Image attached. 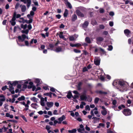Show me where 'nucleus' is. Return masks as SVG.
Wrapping results in <instances>:
<instances>
[{"instance_id":"obj_1","label":"nucleus","mask_w":133,"mask_h":133,"mask_svg":"<svg viewBox=\"0 0 133 133\" xmlns=\"http://www.w3.org/2000/svg\"><path fill=\"white\" fill-rule=\"evenodd\" d=\"M113 85L116 87L120 91H123L126 87V83L124 81L114 80L112 83Z\"/></svg>"},{"instance_id":"obj_2","label":"nucleus","mask_w":133,"mask_h":133,"mask_svg":"<svg viewBox=\"0 0 133 133\" xmlns=\"http://www.w3.org/2000/svg\"><path fill=\"white\" fill-rule=\"evenodd\" d=\"M21 15L19 14L16 15V12H14L13 15L10 21V22L12 26H14L16 24L15 21L16 20V18H18L21 17Z\"/></svg>"},{"instance_id":"obj_3","label":"nucleus","mask_w":133,"mask_h":133,"mask_svg":"<svg viewBox=\"0 0 133 133\" xmlns=\"http://www.w3.org/2000/svg\"><path fill=\"white\" fill-rule=\"evenodd\" d=\"M122 112L125 116H130L131 114V110L129 108L124 109Z\"/></svg>"},{"instance_id":"obj_4","label":"nucleus","mask_w":133,"mask_h":133,"mask_svg":"<svg viewBox=\"0 0 133 133\" xmlns=\"http://www.w3.org/2000/svg\"><path fill=\"white\" fill-rule=\"evenodd\" d=\"M17 38L19 42H23L26 38L28 39V36H27L25 34H22L21 36H19Z\"/></svg>"},{"instance_id":"obj_5","label":"nucleus","mask_w":133,"mask_h":133,"mask_svg":"<svg viewBox=\"0 0 133 133\" xmlns=\"http://www.w3.org/2000/svg\"><path fill=\"white\" fill-rule=\"evenodd\" d=\"M8 84H9V88H7V89L9 90V91L11 92V94H14L15 93V91L14 90V88L13 87V85L11 84V82L9 81L8 83Z\"/></svg>"},{"instance_id":"obj_6","label":"nucleus","mask_w":133,"mask_h":133,"mask_svg":"<svg viewBox=\"0 0 133 133\" xmlns=\"http://www.w3.org/2000/svg\"><path fill=\"white\" fill-rule=\"evenodd\" d=\"M75 12L78 16H80L81 17H83L84 16V14L79 10H76L75 11Z\"/></svg>"},{"instance_id":"obj_7","label":"nucleus","mask_w":133,"mask_h":133,"mask_svg":"<svg viewBox=\"0 0 133 133\" xmlns=\"http://www.w3.org/2000/svg\"><path fill=\"white\" fill-rule=\"evenodd\" d=\"M80 99L81 101H86L87 99L85 93L84 94L80 96Z\"/></svg>"},{"instance_id":"obj_8","label":"nucleus","mask_w":133,"mask_h":133,"mask_svg":"<svg viewBox=\"0 0 133 133\" xmlns=\"http://www.w3.org/2000/svg\"><path fill=\"white\" fill-rule=\"evenodd\" d=\"M96 92L100 95H105L107 94V92H106L103 91L101 90H97Z\"/></svg>"},{"instance_id":"obj_9","label":"nucleus","mask_w":133,"mask_h":133,"mask_svg":"<svg viewBox=\"0 0 133 133\" xmlns=\"http://www.w3.org/2000/svg\"><path fill=\"white\" fill-rule=\"evenodd\" d=\"M104 40L103 37H98L96 38V40L97 43H100Z\"/></svg>"},{"instance_id":"obj_10","label":"nucleus","mask_w":133,"mask_h":133,"mask_svg":"<svg viewBox=\"0 0 133 133\" xmlns=\"http://www.w3.org/2000/svg\"><path fill=\"white\" fill-rule=\"evenodd\" d=\"M124 32L125 35L128 36L130 35L131 31L129 29H126L124 30Z\"/></svg>"},{"instance_id":"obj_11","label":"nucleus","mask_w":133,"mask_h":133,"mask_svg":"<svg viewBox=\"0 0 133 133\" xmlns=\"http://www.w3.org/2000/svg\"><path fill=\"white\" fill-rule=\"evenodd\" d=\"M85 42L89 44L91 43V41L90 38L89 37H86L85 39Z\"/></svg>"},{"instance_id":"obj_12","label":"nucleus","mask_w":133,"mask_h":133,"mask_svg":"<svg viewBox=\"0 0 133 133\" xmlns=\"http://www.w3.org/2000/svg\"><path fill=\"white\" fill-rule=\"evenodd\" d=\"M66 118L65 116L63 115L61 117L59 118L58 119V121L62 122Z\"/></svg>"},{"instance_id":"obj_13","label":"nucleus","mask_w":133,"mask_h":133,"mask_svg":"<svg viewBox=\"0 0 133 133\" xmlns=\"http://www.w3.org/2000/svg\"><path fill=\"white\" fill-rule=\"evenodd\" d=\"M72 95L71 93V92L70 91L68 94L66 95V97L67 98L69 99H70L71 97H72Z\"/></svg>"},{"instance_id":"obj_14","label":"nucleus","mask_w":133,"mask_h":133,"mask_svg":"<svg viewBox=\"0 0 133 133\" xmlns=\"http://www.w3.org/2000/svg\"><path fill=\"white\" fill-rule=\"evenodd\" d=\"M30 99L33 102L36 103L37 102V101L38 100V99L36 98L35 97L31 98Z\"/></svg>"},{"instance_id":"obj_15","label":"nucleus","mask_w":133,"mask_h":133,"mask_svg":"<svg viewBox=\"0 0 133 133\" xmlns=\"http://www.w3.org/2000/svg\"><path fill=\"white\" fill-rule=\"evenodd\" d=\"M22 6L21 7V11L22 12H24L26 10V8L25 6V5H23L22 6L21 5L20 7Z\"/></svg>"},{"instance_id":"obj_16","label":"nucleus","mask_w":133,"mask_h":133,"mask_svg":"<svg viewBox=\"0 0 133 133\" xmlns=\"http://www.w3.org/2000/svg\"><path fill=\"white\" fill-rule=\"evenodd\" d=\"M72 20L73 21H74L76 20L77 18V17L76 15L75 14H74L72 16Z\"/></svg>"},{"instance_id":"obj_17","label":"nucleus","mask_w":133,"mask_h":133,"mask_svg":"<svg viewBox=\"0 0 133 133\" xmlns=\"http://www.w3.org/2000/svg\"><path fill=\"white\" fill-rule=\"evenodd\" d=\"M94 63L96 65H98L100 63V61L98 59H96L94 61Z\"/></svg>"},{"instance_id":"obj_18","label":"nucleus","mask_w":133,"mask_h":133,"mask_svg":"<svg viewBox=\"0 0 133 133\" xmlns=\"http://www.w3.org/2000/svg\"><path fill=\"white\" fill-rule=\"evenodd\" d=\"M68 14V10L66 9L63 14L64 17H67Z\"/></svg>"},{"instance_id":"obj_19","label":"nucleus","mask_w":133,"mask_h":133,"mask_svg":"<svg viewBox=\"0 0 133 133\" xmlns=\"http://www.w3.org/2000/svg\"><path fill=\"white\" fill-rule=\"evenodd\" d=\"M25 98L24 96H22L18 98L17 100L19 101H24L25 99Z\"/></svg>"},{"instance_id":"obj_20","label":"nucleus","mask_w":133,"mask_h":133,"mask_svg":"<svg viewBox=\"0 0 133 133\" xmlns=\"http://www.w3.org/2000/svg\"><path fill=\"white\" fill-rule=\"evenodd\" d=\"M68 132L70 133H74L77 131V130L76 129H73L71 130H69L68 131Z\"/></svg>"},{"instance_id":"obj_21","label":"nucleus","mask_w":133,"mask_h":133,"mask_svg":"<svg viewBox=\"0 0 133 133\" xmlns=\"http://www.w3.org/2000/svg\"><path fill=\"white\" fill-rule=\"evenodd\" d=\"M55 51L57 52H59L62 51V48L61 47H58L56 48Z\"/></svg>"},{"instance_id":"obj_22","label":"nucleus","mask_w":133,"mask_h":133,"mask_svg":"<svg viewBox=\"0 0 133 133\" xmlns=\"http://www.w3.org/2000/svg\"><path fill=\"white\" fill-rule=\"evenodd\" d=\"M26 3H27V8H29L31 3V0H26Z\"/></svg>"},{"instance_id":"obj_23","label":"nucleus","mask_w":133,"mask_h":133,"mask_svg":"<svg viewBox=\"0 0 133 133\" xmlns=\"http://www.w3.org/2000/svg\"><path fill=\"white\" fill-rule=\"evenodd\" d=\"M63 32L62 31H61L59 32V34L58 35L59 37L61 38H64V37L63 35Z\"/></svg>"},{"instance_id":"obj_24","label":"nucleus","mask_w":133,"mask_h":133,"mask_svg":"<svg viewBox=\"0 0 133 133\" xmlns=\"http://www.w3.org/2000/svg\"><path fill=\"white\" fill-rule=\"evenodd\" d=\"M101 113L104 116L107 113V112L106 109L101 111Z\"/></svg>"},{"instance_id":"obj_25","label":"nucleus","mask_w":133,"mask_h":133,"mask_svg":"<svg viewBox=\"0 0 133 133\" xmlns=\"http://www.w3.org/2000/svg\"><path fill=\"white\" fill-rule=\"evenodd\" d=\"M99 100V98L96 97L95 98L94 100V103L95 104H97Z\"/></svg>"},{"instance_id":"obj_26","label":"nucleus","mask_w":133,"mask_h":133,"mask_svg":"<svg viewBox=\"0 0 133 133\" xmlns=\"http://www.w3.org/2000/svg\"><path fill=\"white\" fill-rule=\"evenodd\" d=\"M21 28H23L24 29H25L27 27V25L26 24H25L24 25L23 24H21Z\"/></svg>"},{"instance_id":"obj_27","label":"nucleus","mask_w":133,"mask_h":133,"mask_svg":"<svg viewBox=\"0 0 133 133\" xmlns=\"http://www.w3.org/2000/svg\"><path fill=\"white\" fill-rule=\"evenodd\" d=\"M21 32L22 33L28 34L29 32V30L28 29H26L25 30H22L21 31Z\"/></svg>"},{"instance_id":"obj_28","label":"nucleus","mask_w":133,"mask_h":133,"mask_svg":"<svg viewBox=\"0 0 133 133\" xmlns=\"http://www.w3.org/2000/svg\"><path fill=\"white\" fill-rule=\"evenodd\" d=\"M45 129L47 130L48 133H50V126L46 125L45 127Z\"/></svg>"},{"instance_id":"obj_29","label":"nucleus","mask_w":133,"mask_h":133,"mask_svg":"<svg viewBox=\"0 0 133 133\" xmlns=\"http://www.w3.org/2000/svg\"><path fill=\"white\" fill-rule=\"evenodd\" d=\"M86 103L83 102H81V104H80V107L82 109L83 108V105H85Z\"/></svg>"},{"instance_id":"obj_30","label":"nucleus","mask_w":133,"mask_h":133,"mask_svg":"<svg viewBox=\"0 0 133 133\" xmlns=\"http://www.w3.org/2000/svg\"><path fill=\"white\" fill-rule=\"evenodd\" d=\"M18 84V82L17 81H15L13 82L12 83H11V84L14 86H15L17 85Z\"/></svg>"},{"instance_id":"obj_31","label":"nucleus","mask_w":133,"mask_h":133,"mask_svg":"<svg viewBox=\"0 0 133 133\" xmlns=\"http://www.w3.org/2000/svg\"><path fill=\"white\" fill-rule=\"evenodd\" d=\"M67 2V4L68 6V8H69L70 9H71L72 8V6L71 5V4L68 1H66Z\"/></svg>"},{"instance_id":"obj_32","label":"nucleus","mask_w":133,"mask_h":133,"mask_svg":"<svg viewBox=\"0 0 133 133\" xmlns=\"http://www.w3.org/2000/svg\"><path fill=\"white\" fill-rule=\"evenodd\" d=\"M112 103L114 105V106L113 107V108H114L115 107H116V106H115L116 105L117 103L116 101V100H113L112 102Z\"/></svg>"},{"instance_id":"obj_33","label":"nucleus","mask_w":133,"mask_h":133,"mask_svg":"<svg viewBox=\"0 0 133 133\" xmlns=\"http://www.w3.org/2000/svg\"><path fill=\"white\" fill-rule=\"evenodd\" d=\"M25 107H26V108L23 109V111H24V110L27 111V110H28L29 109V108H28L29 107V105L26 104V105H25Z\"/></svg>"},{"instance_id":"obj_34","label":"nucleus","mask_w":133,"mask_h":133,"mask_svg":"<svg viewBox=\"0 0 133 133\" xmlns=\"http://www.w3.org/2000/svg\"><path fill=\"white\" fill-rule=\"evenodd\" d=\"M74 52L76 53H80L81 52V51L80 50H77L76 49H74Z\"/></svg>"},{"instance_id":"obj_35","label":"nucleus","mask_w":133,"mask_h":133,"mask_svg":"<svg viewBox=\"0 0 133 133\" xmlns=\"http://www.w3.org/2000/svg\"><path fill=\"white\" fill-rule=\"evenodd\" d=\"M25 45L27 46H29V43L28 41H24Z\"/></svg>"},{"instance_id":"obj_36","label":"nucleus","mask_w":133,"mask_h":133,"mask_svg":"<svg viewBox=\"0 0 133 133\" xmlns=\"http://www.w3.org/2000/svg\"><path fill=\"white\" fill-rule=\"evenodd\" d=\"M90 108L89 106L88 105H87L85 106V110L86 111L88 110L89 111L90 110Z\"/></svg>"},{"instance_id":"obj_37","label":"nucleus","mask_w":133,"mask_h":133,"mask_svg":"<svg viewBox=\"0 0 133 133\" xmlns=\"http://www.w3.org/2000/svg\"><path fill=\"white\" fill-rule=\"evenodd\" d=\"M88 97H89L88 98L87 101L88 102H91L92 100V99L91 97H90L89 96H88Z\"/></svg>"},{"instance_id":"obj_38","label":"nucleus","mask_w":133,"mask_h":133,"mask_svg":"<svg viewBox=\"0 0 133 133\" xmlns=\"http://www.w3.org/2000/svg\"><path fill=\"white\" fill-rule=\"evenodd\" d=\"M40 81V79L39 78H36L35 79V82L37 83H39Z\"/></svg>"},{"instance_id":"obj_39","label":"nucleus","mask_w":133,"mask_h":133,"mask_svg":"<svg viewBox=\"0 0 133 133\" xmlns=\"http://www.w3.org/2000/svg\"><path fill=\"white\" fill-rule=\"evenodd\" d=\"M74 99L77 98L79 97V96L77 95H75L74 96L72 95V97Z\"/></svg>"},{"instance_id":"obj_40","label":"nucleus","mask_w":133,"mask_h":133,"mask_svg":"<svg viewBox=\"0 0 133 133\" xmlns=\"http://www.w3.org/2000/svg\"><path fill=\"white\" fill-rule=\"evenodd\" d=\"M21 116L22 118L26 122H27L28 121L27 120L24 115H22Z\"/></svg>"},{"instance_id":"obj_41","label":"nucleus","mask_w":133,"mask_h":133,"mask_svg":"<svg viewBox=\"0 0 133 133\" xmlns=\"http://www.w3.org/2000/svg\"><path fill=\"white\" fill-rule=\"evenodd\" d=\"M53 114L54 115H57L58 114V111L56 110H54L53 112Z\"/></svg>"},{"instance_id":"obj_42","label":"nucleus","mask_w":133,"mask_h":133,"mask_svg":"<svg viewBox=\"0 0 133 133\" xmlns=\"http://www.w3.org/2000/svg\"><path fill=\"white\" fill-rule=\"evenodd\" d=\"M113 49V47L111 45H110L108 46V50L109 51H111Z\"/></svg>"},{"instance_id":"obj_43","label":"nucleus","mask_w":133,"mask_h":133,"mask_svg":"<svg viewBox=\"0 0 133 133\" xmlns=\"http://www.w3.org/2000/svg\"><path fill=\"white\" fill-rule=\"evenodd\" d=\"M104 10L103 8H101L100 9L99 12L101 13H103L104 12Z\"/></svg>"},{"instance_id":"obj_44","label":"nucleus","mask_w":133,"mask_h":133,"mask_svg":"<svg viewBox=\"0 0 133 133\" xmlns=\"http://www.w3.org/2000/svg\"><path fill=\"white\" fill-rule=\"evenodd\" d=\"M89 24V22L87 21H85V22L84 24H83V25H85L86 26H87Z\"/></svg>"},{"instance_id":"obj_45","label":"nucleus","mask_w":133,"mask_h":133,"mask_svg":"<svg viewBox=\"0 0 133 133\" xmlns=\"http://www.w3.org/2000/svg\"><path fill=\"white\" fill-rule=\"evenodd\" d=\"M69 40L70 41H73L75 40V38L73 36H70L69 38Z\"/></svg>"},{"instance_id":"obj_46","label":"nucleus","mask_w":133,"mask_h":133,"mask_svg":"<svg viewBox=\"0 0 133 133\" xmlns=\"http://www.w3.org/2000/svg\"><path fill=\"white\" fill-rule=\"evenodd\" d=\"M69 112H71L70 115L71 116L74 117L75 116V114L73 112V111H69Z\"/></svg>"},{"instance_id":"obj_47","label":"nucleus","mask_w":133,"mask_h":133,"mask_svg":"<svg viewBox=\"0 0 133 133\" xmlns=\"http://www.w3.org/2000/svg\"><path fill=\"white\" fill-rule=\"evenodd\" d=\"M99 27L101 29H103L105 28V26L103 25H100Z\"/></svg>"},{"instance_id":"obj_48","label":"nucleus","mask_w":133,"mask_h":133,"mask_svg":"<svg viewBox=\"0 0 133 133\" xmlns=\"http://www.w3.org/2000/svg\"><path fill=\"white\" fill-rule=\"evenodd\" d=\"M88 70L87 68L86 67H84L83 68L82 71L83 72H85L87 71Z\"/></svg>"},{"instance_id":"obj_49","label":"nucleus","mask_w":133,"mask_h":133,"mask_svg":"<svg viewBox=\"0 0 133 133\" xmlns=\"http://www.w3.org/2000/svg\"><path fill=\"white\" fill-rule=\"evenodd\" d=\"M56 90L55 88L52 87H50V91L52 92H55V90Z\"/></svg>"},{"instance_id":"obj_50","label":"nucleus","mask_w":133,"mask_h":133,"mask_svg":"<svg viewBox=\"0 0 133 133\" xmlns=\"http://www.w3.org/2000/svg\"><path fill=\"white\" fill-rule=\"evenodd\" d=\"M52 95H53V96L54 97H57V95L55 94L54 93H53L52 92H50V98H51L52 97Z\"/></svg>"},{"instance_id":"obj_51","label":"nucleus","mask_w":133,"mask_h":133,"mask_svg":"<svg viewBox=\"0 0 133 133\" xmlns=\"http://www.w3.org/2000/svg\"><path fill=\"white\" fill-rule=\"evenodd\" d=\"M7 86L5 85L2 88V89L3 91H4L7 89Z\"/></svg>"},{"instance_id":"obj_52","label":"nucleus","mask_w":133,"mask_h":133,"mask_svg":"<svg viewBox=\"0 0 133 133\" xmlns=\"http://www.w3.org/2000/svg\"><path fill=\"white\" fill-rule=\"evenodd\" d=\"M109 15L110 16H112L114 15V12L112 11H111L109 13Z\"/></svg>"},{"instance_id":"obj_53","label":"nucleus","mask_w":133,"mask_h":133,"mask_svg":"<svg viewBox=\"0 0 133 133\" xmlns=\"http://www.w3.org/2000/svg\"><path fill=\"white\" fill-rule=\"evenodd\" d=\"M108 34V32L106 31H104L103 32V34L107 35Z\"/></svg>"},{"instance_id":"obj_54","label":"nucleus","mask_w":133,"mask_h":133,"mask_svg":"<svg viewBox=\"0 0 133 133\" xmlns=\"http://www.w3.org/2000/svg\"><path fill=\"white\" fill-rule=\"evenodd\" d=\"M28 30H30L32 28V26H31V25L30 24H29V25L28 26Z\"/></svg>"},{"instance_id":"obj_55","label":"nucleus","mask_w":133,"mask_h":133,"mask_svg":"<svg viewBox=\"0 0 133 133\" xmlns=\"http://www.w3.org/2000/svg\"><path fill=\"white\" fill-rule=\"evenodd\" d=\"M94 110V109L92 110L90 112V114H91V115L92 116H94V113L93 111Z\"/></svg>"},{"instance_id":"obj_56","label":"nucleus","mask_w":133,"mask_h":133,"mask_svg":"<svg viewBox=\"0 0 133 133\" xmlns=\"http://www.w3.org/2000/svg\"><path fill=\"white\" fill-rule=\"evenodd\" d=\"M76 47H79L81 46V45L79 43H77L75 44Z\"/></svg>"},{"instance_id":"obj_57","label":"nucleus","mask_w":133,"mask_h":133,"mask_svg":"<svg viewBox=\"0 0 133 133\" xmlns=\"http://www.w3.org/2000/svg\"><path fill=\"white\" fill-rule=\"evenodd\" d=\"M107 133H114V131H112L111 130L108 129L107 130Z\"/></svg>"},{"instance_id":"obj_58","label":"nucleus","mask_w":133,"mask_h":133,"mask_svg":"<svg viewBox=\"0 0 133 133\" xmlns=\"http://www.w3.org/2000/svg\"><path fill=\"white\" fill-rule=\"evenodd\" d=\"M109 25L111 26H113L114 25L113 22H112L110 21L109 22Z\"/></svg>"},{"instance_id":"obj_59","label":"nucleus","mask_w":133,"mask_h":133,"mask_svg":"<svg viewBox=\"0 0 133 133\" xmlns=\"http://www.w3.org/2000/svg\"><path fill=\"white\" fill-rule=\"evenodd\" d=\"M85 129L88 131H90V129L89 127H88L87 125H86L85 127Z\"/></svg>"},{"instance_id":"obj_60","label":"nucleus","mask_w":133,"mask_h":133,"mask_svg":"<svg viewBox=\"0 0 133 133\" xmlns=\"http://www.w3.org/2000/svg\"><path fill=\"white\" fill-rule=\"evenodd\" d=\"M56 17L58 19H60L61 17V16L60 14L56 15Z\"/></svg>"},{"instance_id":"obj_61","label":"nucleus","mask_w":133,"mask_h":133,"mask_svg":"<svg viewBox=\"0 0 133 133\" xmlns=\"http://www.w3.org/2000/svg\"><path fill=\"white\" fill-rule=\"evenodd\" d=\"M32 90L33 91H34L35 90H36L35 89H36V87L34 85H33L32 86Z\"/></svg>"},{"instance_id":"obj_62","label":"nucleus","mask_w":133,"mask_h":133,"mask_svg":"<svg viewBox=\"0 0 133 133\" xmlns=\"http://www.w3.org/2000/svg\"><path fill=\"white\" fill-rule=\"evenodd\" d=\"M64 27V25L63 24H62L59 26V28H63Z\"/></svg>"},{"instance_id":"obj_63","label":"nucleus","mask_w":133,"mask_h":133,"mask_svg":"<svg viewBox=\"0 0 133 133\" xmlns=\"http://www.w3.org/2000/svg\"><path fill=\"white\" fill-rule=\"evenodd\" d=\"M87 87L89 89H91L92 88L91 85L89 84H87Z\"/></svg>"},{"instance_id":"obj_64","label":"nucleus","mask_w":133,"mask_h":133,"mask_svg":"<svg viewBox=\"0 0 133 133\" xmlns=\"http://www.w3.org/2000/svg\"><path fill=\"white\" fill-rule=\"evenodd\" d=\"M19 5V3H17L16 5L15 6V8L16 9H17Z\"/></svg>"}]
</instances>
